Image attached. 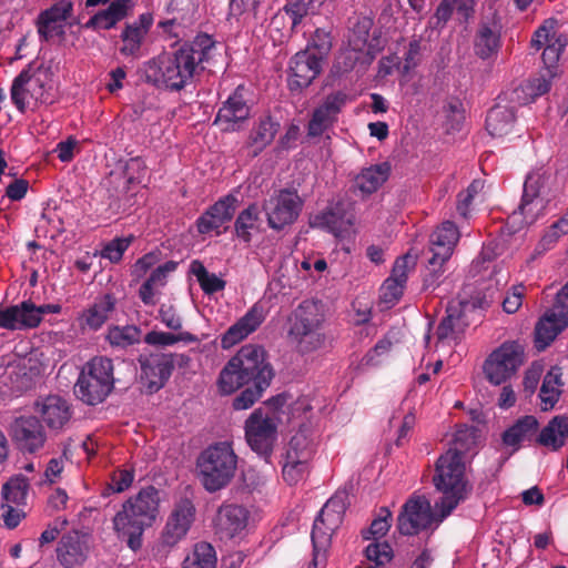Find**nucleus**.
I'll list each match as a JSON object with an SVG mask.
<instances>
[{
    "instance_id": "50",
    "label": "nucleus",
    "mask_w": 568,
    "mask_h": 568,
    "mask_svg": "<svg viewBox=\"0 0 568 568\" xmlns=\"http://www.w3.org/2000/svg\"><path fill=\"white\" fill-rule=\"evenodd\" d=\"M0 326L7 329H17L24 326V310L20 305L0 308Z\"/></svg>"
},
{
    "instance_id": "21",
    "label": "nucleus",
    "mask_w": 568,
    "mask_h": 568,
    "mask_svg": "<svg viewBox=\"0 0 568 568\" xmlns=\"http://www.w3.org/2000/svg\"><path fill=\"white\" fill-rule=\"evenodd\" d=\"M346 95L337 92L329 94L325 101L314 110L308 123V135L320 136L336 120V115L345 103Z\"/></svg>"
},
{
    "instance_id": "41",
    "label": "nucleus",
    "mask_w": 568,
    "mask_h": 568,
    "mask_svg": "<svg viewBox=\"0 0 568 568\" xmlns=\"http://www.w3.org/2000/svg\"><path fill=\"white\" fill-rule=\"evenodd\" d=\"M141 329L135 325H126L123 327L115 326L109 331L108 339L112 345L129 346L139 343Z\"/></svg>"
},
{
    "instance_id": "23",
    "label": "nucleus",
    "mask_w": 568,
    "mask_h": 568,
    "mask_svg": "<svg viewBox=\"0 0 568 568\" xmlns=\"http://www.w3.org/2000/svg\"><path fill=\"white\" fill-rule=\"evenodd\" d=\"M263 321V308L254 305L243 317H241L223 334L221 338L222 348H231L236 343L241 342L248 334L254 332Z\"/></svg>"
},
{
    "instance_id": "18",
    "label": "nucleus",
    "mask_w": 568,
    "mask_h": 568,
    "mask_svg": "<svg viewBox=\"0 0 568 568\" xmlns=\"http://www.w3.org/2000/svg\"><path fill=\"white\" fill-rule=\"evenodd\" d=\"M321 55L311 49L297 52L291 60L288 87L292 91L307 88L322 71Z\"/></svg>"
},
{
    "instance_id": "3",
    "label": "nucleus",
    "mask_w": 568,
    "mask_h": 568,
    "mask_svg": "<svg viewBox=\"0 0 568 568\" xmlns=\"http://www.w3.org/2000/svg\"><path fill=\"white\" fill-rule=\"evenodd\" d=\"M236 466L237 456L226 442L209 446L197 458L201 481L211 494L230 484Z\"/></svg>"
},
{
    "instance_id": "57",
    "label": "nucleus",
    "mask_w": 568,
    "mask_h": 568,
    "mask_svg": "<svg viewBox=\"0 0 568 568\" xmlns=\"http://www.w3.org/2000/svg\"><path fill=\"white\" fill-rule=\"evenodd\" d=\"M38 32L40 37L48 41L54 37L64 36V24L60 22H51V20L39 16Z\"/></svg>"
},
{
    "instance_id": "54",
    "label": "nucleus",
    "mask_w": 568,
    "mask_h": 568,
    "mask_svg": "<svg viewBox=\"0 0 568 568\" xmlns=\"http://www.w3.org/2000/svg\"><path fill=\"white\" fill-rule=\"evenodd\" d=\"M331 48L332 39L329 33L325 30L317 29L306 49H311L316 55H321V60H323L331 51Z\"/></svg>"
},
{
    "instance_id": "32",
    "label": "nucleus",
    "mask_w": 568,
    "mask_h": 568,
    "mask_svg": "<svg viewBox=\"0 0 568 568\" xmlns=\"http://www.w3.org/2000/svg\"><path fill=\"white\" fill-rule=\"evenodd\" d=\"M388 173L389 165L387 163L372 165L355 178L353 187L364 194H372L387 180Z\"/></svg>"
},
{
    "instance_id": "1",
    "label": "nucleus",
    "mask_w": 568,
    "mask_h": 568,
    "mask_svg": "<svg viewBox=\"0 0 568 568\" xmlns=\"http://www.w3.org/2000/svg\"><path fill=\"white\" fill-rule=\"evenodd\" d=\"M273 376L263 347L250 344L243 346L221 371L219 387L223 394H232L240 387L252 384L233 400L235 409H246L262 396Z\"/></svg>"
},
{
    "instance_id": "25",
    "label": "nucleus",
    "mask_w": 568,
    "mask_h": 568,
    "mask_svg": "<svg viewBox=\"0 0 568 568\" xmlns=\"http://www.w3.org/2000/svg\"><path fill=\"white\" fill-rule=\"evenodd\" d=\"M548 178L545 174L539 172L530 173L525 181L524 184V195L521 200V204L519 206L523 214H529L531 221H534L536 216V212L530 207L535 200L538 197H542L545 195V189ZM547 200L541 199L537 201L535 206L537 211H540L545 207Z\"/></svg>"
},
{
    "instance_id": "15",
    "label": "nucleus",
    "mask_w": 568,
    "mask_h": 568,
    "mask_svg": "<svg viewBox=\"0 0 568 568\" xmlns=\"http://www.w3.org/2000/svg\"><path fill=\"white\" fill-rule=\"evenodd\" d=\"M9 435L17 449L23 454H34L43 448L47 434L36 416H20L13 419Z\"/></svg>"
},
{
    "instance_id": "11",
    "label": "nucleus",
    "mask_w": 568,
    "mask_h": 568,
    "mask_svg": "<svg viewBox=\"0 0 568 568\" xmlns=\"http://www.w3.org/2000/svg\"><path fill=\"white\" fill-rule=\"evenodd\" d=\"M525 362L524 347L517 342L504 343L485 361L483 369L494 385H501L516 374Z\"/></svg>"
},
{
    "instance_id": "30",
    "label": "nucleus",
    "mask_w": 568,
    "mask_h": 568,
    "mask_svg": "<svg viewBox=\"0 0 568 568\" xmlns=\"http://www.w3.org/2000/svg\"><path fill=\"white\" fill-rule=\"evenodd\" d=\"M48 427L61 429L71 418L70 406L59 396H48L39 410Z\"/></svg>"
},
{
    "instance_id": "27",
    "label": "nucleus",
    "mask_w": 568,
    "mask_h": 568,
    "mask_svg": "<svg viewBox=\"0 0 568 568\" xmlns=\"http://www.w3.org/2000/svg\"><path fill=\"white\" fill-rule=\"evenodd\" d=\"M538 420L535 416L526 415L519 418L513 426L503 434V444L511 447V453L519 449L521 443L531 440L538 430Z\"/></svg>"
},
{
    "instance_id": "7",
    "label": "nucleus",
    "mask_w": 568,
    "mask_h": 568,
    "mask_svg": "<svg viewBox=\"0 0 568 568\" xmlns=\"http://www.w3.org/2000/svg\"><path fill=\"white\" fill-rule=\"evenodd\" d=\"M324 314L318 302L306 300L293 313L290 337L297 344L300 352H314L325 344L322 333Z\"/></svg>"
},
{
    "instance_id": "55",
    "label": "nucleus",
    "mask_w": 568,
    "mask_h": 568,
    "mask_svg": "<svg viewBox=\"0 0 568 568\" xmlns=\"http://www.w3.org/2000/svg\"><path fill=\"white\" fill-rule=\"evenodd\" d=\"M29 484L23 475H17L9 479L3 486L2 497H26Z\"/></svg>"
},
{
    "instance_id": "10",
    "label": "nucleus",
    "mask_w": 568,
    "mask_h": 568,
    "mask_svg": "<svg viewBox=\"0 0 568 568\" xmlns=\"http://www.w3.org/2000/svg\"><path fill=\"white\" fill-rule=\"evenodd\" d=\"M346 508L345 499H327L315 519L312 530L315 566H325L332 535L342 524Z\"/></svg>"
},
{
    "instance_id": "51",
    "label": "nucleus",
    "mask_w": 568,
    "mask_h": 568,
    "mask_svg": "<svg viewBox=\"0 0 568 568\" xmlns=\"http://www.w3.org/2000/svg\"><path fill=\"white\" fill-rule=\"evenodd\" d=\"M566 44V39L556 37V34L552 33L551 41L547 43L542 52V61L546 65V70H551V68L557 63L560 53L564 51Z\"/></svg>"
},
{
    "instance_id": "58",
    "label": "nucleus",
    "mask_w": 568,
    "mask_h": 568,
    "mask_svg": "<svg viewBox=\"0 0 568 568\" xmlns=\"http://www.w3.org/2000/svg\"><path fill=\"white\" fill-rule=\"evenodd\" d=\"M133 481V473L131 470H118L113 474L111 484H109L110 494H121L131 486Z\"/></svg>"
},
{
    "instance_id": "63",
    "label": "nucleus",
    "mask_w": 568,
    "mask_h": 568,
    "mask_svg": "<svg viewBox=\"0 0 568 568\" xmlns=\"http://www.w3.org/2000/svg\"><path fill=\"white\" fill-rule=\"evenodd\" d=\"M178 263L174 261H168L163 265L158 266L148 278L156 287L164 286L166 283L168 274L175 271Z\"/></svg>"
},
{
    "instance_id": "62",
    "label": "nucleus",
    "mask_w": 568,
    "mask_h": 568,
    "mask_svg": "<svg viewBox=\"0 0 568 568\" xmlns=\"http://www.w3.org/2000/svg\"><path fill=\"white\" fill-rule=\"evenodd\" d=\"M118 22L115 19L110 16L109 11L106 9L99 11L95 13L85 24L84 27L87 29H111L113 28Z\"/></svg>"
},
{
    "instance_id": "64",
    "label": "nucleus",
    "mask_w": 568,
    "mask_h": 568,
    "mask_svg": "<svg viewBox=\"0 0 568 568\" xmlns=\"http://www.w3.org/2000/svg\"><path fill=\"white\" fill-rule=\"evenodd\" d=\"M136 0H114L106 10L119 22L129 14Z\"/></svg>"
},
{
    "instance_id": "36",
    "label": "nucleus",
    "mask_w": 568,
    "mask_h": 568,
    "mask_svg": "<svg viewBox=\"0 0 568 568\" xmlns=\"http://www.w3.org/2000/svg\"><path fill=\"white\" fill-rule=\"evenodd\" d=\"M217 557L214 547L205 541L194 545L184 558L182 568H216Z\"/></svg>"
},
{
    "instance_id": "44",
    "label": "nucleus",
    "mask_w": 568,
    "mask_h": 568,
    "mask_svg": "<svg viewBox=\"0 0 568 568\" xmlns=\"http://www.w3.org/2000/svg\"><path fill=\"white\" fill-rule=\"evenodd\" d=\"M145 36L144 30L141 31L135 24L128 23L121 34L124 44L120 49V52L124 55L135 54L140 50Z\"/></svg>"
},
{
    "instance_id": "16",
    "label": "nucleus",
    "mask_w": 568,
    "mask_h": 568,
    "mask_svg": "<svg viewBox=\"0 0 568 568\" xmlns=\"http://www.w3.org/2000/svg\"><path fill=\"white\" fill-rule=\"evenodd\" d=\"M141 383L146 393L153 394L161 389L173 371V357L166 354L140 356Z\"/></svg>"
},
{
    "instance_id": "14",
    "label": "nucleus",
    "mask_w": 568,
    "mask_h": 568,
    "mask_svg": "<svg viewBox=\"0 0 568 568\" xmlns=\"http://www.w3.org/2000/svg\"><path fill=\"white\" fill-rule=\"evenodd\" d=\"M277 437V427L273 418L255 410L245 422V438L257 455L268 460Z\"/></svg>"
},
{
    "instance_id": "60",
    "label": "nucleus",
    "mask_w": 568,
    "mask_h": 568,
    "mask_svg": "<svg viewBox=\"0 0 568 568\" xmlns=\"http://www.w3.org/2000/svg\"><path fill=\"white\" fill-rule=\"evenodd\" d=\"M525 287L517 285L513 287V292L503 301V308L508 314H514L521 306Z\"/></svg>"
},
{
    "instance_id": "28",
    "label": "nucleus",
    "mask_w": 568,
    "mask_h": 568,
    "mask_svg": "<svg viewBox=\"0 0 568 568\" xmlns=\"http://www.w3.org/2000/svg\"><path fill=\"white\" fill-rule=\"evenodd\" d=\"M459 240V232L457 226L446 221L430 235V252L435 253V256L449 260L455 245Z\"/></svg>"
},
{
    "instance_id": "39",
    "label": "nucleus",
    "mask_w": 568,
    "mask_h": 568,
    "mask_svg": "<svg viewBox=\"0 0 568 568\" xmlns=\"http://www.w3.org/2000/svg\"><path fill=\"white\" fill-rule=\"evenodd\" d=\"M392 513L388 508H379L376 517L373 519L369 528L363 531V537L366 540L379 541L389 530L392 524Z\"/></svg>"
},
{
    "instance_id": "47",
    "label": "nucleus",
    "mask_w": 568,
    "mask_h": 568,
    "mask_svg": "<svg viewBox=\"0 0 568 568\" xmlns=\"http://www.w3.org/2000/svg\"><path fill=\"white\" fill-rule=\"evenodd\" d=\"M114 307V301L110 295H105L103 300L89 310L87 323L90 327L99 328L108 318V313Z\"/></svg>"
},
{
    "instance_id": "49",
    "label": "nucleus",
    "mask_w": 568,
    "mask_h": 568,
    "mask_svg": "<svg viewBox=\"0 0 568 568\" xmlns=\"http://www.w3.org/2000/svg\"><path fill=\"white\" fill-rule=\"evenodd\" d=\"M241 493L245 495L262 494V488L266 484V478L256 469L247 468L242 473Z\"/></svg>"
},
{
    "instance_id": "43",
    "label": "nucleus",
    "mask_w": 568,
    "mask_h": 568,
    "mask_svg": "<svg viewBox=\"0 0 568 568\" xmlns=\"http://www.w3.org/2000/svg\"><path fill=\"white\" fill-rule=\"evenodd\" d=\"M180 341L195 342V341H197V338L193 334L187 333V332L173 334V333H165V332H158V331L149 332L144 337V342L146 344L155 345V346H168V345L178 343Z\"/></svg>"
},
{
    "instance_id": "26",
    "label": "nucleus",
    "mask_w": 568,
    "mask_h": 568,
    "mask_svg": "<svg viewBox=\"0 0 568 568\" xmlns=\"http://www.w3.org/2000/svg\"><path fill=\"white\" fill-rule=\"evenodd\" d=\"M345 206L344 202H337L329 206L327 211L316 215L311 225L326 227L334 235L339 236L353 224L354 220V216L346 212Z\"/></svg>"
},
{
    "instance_id": "34",
    "label": "nucleus",
    "mask_w": 568,
    "mask_h": 568,
    "mask_svg": "<svg viewBox=\"0 0 568 568\" xmlns=\"http://www.w3.org/2000/svg\"><path fill=\"white\" fill-rule=\"evenodd\" d=\"M469 305V302L462 301L457 305L449 304L446 308V316L440 321L436 335L439 341H444L457 332H462L463 310Z\"/></svg>"
},
{
    "instance_id": "40",
    "label": "nucleus",
    "mask_w": 568,
    "mask_h": 568,
    "mask_svg": "<svg viewBox=\"0 0 568 568\" xmlns=\"http://www.w3.org/2000/svg\"><path fill=\"white\" fill-rule=\"evenodd\" d=\"M258 220V207L256 204H251L247 209L243 210L235 221V232L239 237L245 242L251 241L250 230L254 229L255 222Z\"/></svg>"
},
{
    "instance_id": "5",
    "label": "nucleus",
    "mask_w": 568,
    "mask_h": 568,
    "mask_svg": "<svg viewBox=\"0 0 568 568\" xmlns=\"http://www.w3.org/2000/svg\"><path fill=\"white\" fill-rule=\"evenodd\" d=\"M467 437H469L467 430L457 432L454 438L455 447L449 448L436 463V475L433 481L438 491L445 495L450 494V497H463L464 494L470 493L464 479L465 466L462 462L464 440Z\"/></svg>"
},
{
    "instance_id": "33",
    "label": "nucleus",
    "mask_w": 568,
    "mask_h": 568,
    "mask_svg": "<svg viewBox=\"0 0 568 568\" xmlns=\"http://www.w3.org/2000/svg\"><path fill=\"white\" fill-rule=\"evenodd\" d=\"M280 125L270 116L262 119L256 128L251 131L246 146L252 149V156H257L275 138Z\"/></svg>"
},
{
    "instance_id": "61",
    "label": "nucleus",
    "mask_w": 568,
    "mask_h": 568,
    "mask_svg": "<svg viewBox=\"0 0 568 568\" xmlns=\"http://www.w3.org/2000/svg\"><path fill=\"white\" fill-rule=\"evenodd\" d=\"M409 263L412 265L415 264V257L410 255V253H406L405 255L398 257L394 264L390 277L405 283L407 280Z\"/></svg>"
},
{
    "instance_id": "42",
    "label": "nucleus",
    "mask_w": 568,
    "mask_h": 568,
    "mask_svg": "<svg viewBox=\"0 0 568 568\" xmlns=\"http://www.w3.org/2000/svg\"><path fill=\"white\" fill-rule=\"evenodd\" d=\"M448 260H444L443 257L435 256V253H432V256L428 260L427 264V273L424 277V288L434 291L444 280L445 274V263Z\"/></svg>"
},
{
    "instance_id": "37",
    "label": "nucleus",
    "mask_w": 568,
    "mask_h": 568,
    "mask_svg": "<svg viewBox=\"0 0 568 568\" xmlns=\"http://www.w3.org/2000/svg\"><path fill=\"white\" fill-rule=\"evenodd\" d=\"M27 511L20 499H3L0 504V520L7 529H14L24 519Z\"/></svg>"
},
{
    "instance_id": "56",
    "label": "nucleus",
    "mask_w": 568,
    "mask_h": 568,
    "mask_svg": "<svg viewBox=\"0 0 568 568\" xmlns=\"http://www.w3.org/2000/svg\"><path fill=\"white\" fill-rule=\"evenodd\" d=\"M132 236L123 239H114L108 243L103 251L102 256L109 258L111 262L116 263L121 260L124 251L129 247Z\"/></svg>"
},
{
    "instance_id": "12",
    "label": "nucleus",
    "mask_w": 568,
    "mask_h": 568,
    "mask_svg": "<svg viewBox=\"0 0 568 568\" xmlns=\"http://www.w3.org/2000/svg\"><path fill=\"white\" fill-rule=\"evenodd\" d=\"M303 203L296 190H280L263 204L268 226L281 231L286 225L293 224L302 211Z\"/></svg>"
},
{
    "instance_id": "59",
    "label": "nucleus",
    "mask_w": 568,
    "mask_h": 568,
    "mask_svg": "<svg viewBox=\"0 0 568 568\" xmlns=\"http://www.w3.org/2000/svg\"><path fill=\"white\" fill-rule=\"evenodd\" d=\"M403 282L396 281L392 277H388L385 283L383 284L382 291V297L383 301L386 303H394L396 302L403 294Z\"/></svg>"
},
{
    "instance_id": "6",
    "label": "nucleus",
    "mask_w": 568,
    "mask_h": 568,
    "mask_svg": "<svg viewBox=\"0 0 568 568\" xmlns=\"http://www.w3.org/2000/svg\"><path fill=\"white\" fill-rule=\"evenodd\" d=\"M459 499L436 500L434 507L428 499H408L398 516V530L413 536L442 521L458 505Z\"/></svg>"
},
{
    "instance_id": "20",
    "label": "nucleus",
    "mask_w": 568,
    "mask_h": 568,
    "mask_svg": "<svg viewBox=\"0 0 568 568\" xmlns=\"http://www.w3.org/2000/svg\"><path fill=\"white\" fill-rule=\"evenodd\" d=\"M90 547L85 536L78 531L65 534L57 547L58 561L64 568H74L85 562Z\"/></svg>"
},
{
    "instance_id": "45",
    "label": "nucleus",
    "mask_w": 568,
    "mask_h": 568,
    "mask_svg": "<svg viewBox=\"0 0 568 568\" xmlns=\"http://www.w3.org/2000/svg\"><path fill=\"white\" fill-rule=\"evenodd\" d=\"M365 556L368 561L374 562L376 566H384L389 562L394 556L393 549L387 541L372 540L365 550Z\"/></svg>"
},
{
    "instance_id": "9",
    "label": "nucleus",
    "mask_w": 568,
    "mask_h": 568,
    "mask_svg": "<svg viewBox=\"0 0 568 568\" xmlns=\"http://www.w3.org/2000/svg\"><path fill=\"white\" fill-rule=\"evenodd\" d=\"M53 72L50 67L29 64L13 81L11 99L19 111L23 112L31 101L52 103Z\"/></svg>"
},
{
    "instance_id": "2",
    "label": "nucleus",
    "mask_w": 568,
    "mask_h": 568,
    "mask_svg": "<svg viewBox=\"0 0 568 568\" xmlns=\"http://www.w3.org/2000/svg\"><path fill=\"white\" fill-rule=\"evenodd\" d=\"M211 49V45L185 43L172 55L153 59L145 68V81L158 88L181 90L199 71L207 69Z\"/></svg>"
},
{
    "instance_id": "17",
    "label": "nucleus",
    "mask_w": 568,
    "mask_h": 568,
    "mask_svg": "<svg viewBox=\"0 0 568 568\" xmlns=\"http://www.w3.org/2000/svg\"><path fill=\"white\" fill-rule=\"evenodd\" d=\"M195 519V507L191 499H181L170 515L161 535V544L172 548L185 538Z\"/></svg>"
},
{
    "instance_id": "13",
    "label": "nucleus",
    "mask_w": 568,
    "mask_h": 568,
    "mask_svg": "<svg viewBox=\"0 0 568 568\" xmlns=\"http://www.w3.org/2000/svg\"><path fill=\"white\" fill-rule=\"evenodd\" d=\"M258 518V511L254 507L243 504H223L214 518V528L221 539H231L243 532Z\"/></svg>"
},
{
    "instance_id": "8",
    "label": "nucleus",
    "mask_w": 568,
    "mask_h": 568,
    "mask_svg": "<svg viewBox=\"0 0 568 568\" xmlns=\"http://www.w3.org/2000/svg\"><path fill=\"white\" fill-rule=\"evenodd\" d=\"M114 386L113 363L106 357H94L82 369L74 394L88 405L102 403Z\"/></svg>"
},
{
    "instance_id": "48",
    "label": "nucleus",
    "mask_w": 568,
    "mask_h": 568,
    "mask_svg": "<svg viewBox=\"0 0 568 568\" xmlns=\"http://www.w3.org/2000/svg\"><path fill=\"white\" fill-rule=\"evenodd\" d=\"M325 0H296L285 6V12L292 19V24L295 27L301 22L303 17L308 12H313L317 9Z\"/></svg>"
},
{
    "instance_id": "46",
    "label": "nucleus",
    "mask_w": 568,
    "mask_h": 568,
    "mask_svg": "<svg viewBox=\"0 0 568 568\" xmlns=\"http://www.w3.org/2000/svg\"><path fill=\"white\" fill-rule=\"evenodd\" d=\"M22 307L24 310V326L26 327H36L41 322V316L45 313H58L60 311L59 305L47 304L37 307L30 301L22 302Z\"/></svg>"
},
{
    "instance_id": "53",
    "label": "nucleus",
    "mask_w": 568,
    "mask_h": 568,
    "mask_svg": "<svg viewBox=\"0 0 568 568\" xmlns=\"http://www.w3.org/2000/svg\"><path fill=\"white\" fill-rule=\"evenodd\" d=\"M72 10L73 3L70 0H60L41 12L40 16L51 20V22L63 23L71 16Z\"/></svg>"
},
{
    "instance_id": "4",
    "label": "nucleus",
    "mask_w": 568,
    "mask_h": 568,
    "mask_svg": "<svg viewBox=\"0 0 568 568\" xmlns=\"http://www.w3.org/2000/svg\"><path fill=\"white\" fill-rule=\"evenodd\" d=\"M158 514V499H126L114 517V528L135 551L141 548L144 528L153 524Z\"/></svg>"
},
{
    "instance_id": "19",
    "label": "nucleus",
    "mask_w": 568,
    "mask_h": 568,
    "mask_svg": "<svg viewBox=\"0 0 568 568\" xmlns=\"http://www.w3.org/2000/svg\"><path fill=\"white\" fill-rule=\"evenodd\" d=\"M568 326V311L548 310L535 326V347L542 352Z\"/></svg>"
},
{
    "instance_id": "31",
    "label": "nucleus",
    "mask_w": 568,
    "mask_h": 568,
    "mask_svg": "<svg viewBox=\"0 0 568 568\" xmlns=\"http://www.w3.org/2000/svg\"><path fill=\"white\" fill-rule=\"evenodd\" d=\"M568 437V417L555 416L536 437L539 445L551 447L554 450L564 446Z\"/></svg>"
},
{
    "instance_id": "24",
    "label": "nucleus",
    "mask_w": 568,
    "mask_h": 568,
    "mask_svg": "<svg viewBox=\"0 0 568 568\" xmlns=\"http://www.w3.org/2000/svg\"><path fill=\"white\" fill-rule=\"evenodd\" d=\"M500 49V27L496 21H481L474 39V50L483 60L497 55Z\"/></svg>"
},
{
    "instance_id": "22",
    "label": "nucleus",
    "mask_w": 568,
    "mask_h": 568,
    "mask_svg": "<svg viewBox=\"0 0 568 568\" xmlns=\"http://www.w3.org/2000/svg\"><path fill=\"white\" fill-rule=\"evenodd\" d=\"M237 206V199L227 195L212 205L199 220L197 230L205 234L232 220Z\"/></svg>"
},
{
    "instance_id": "52",
    "label": "nucleus",
    "mask_w": 568,
    "mask_h": 568,
    "mask_svg": "<svg viewBox=\"0 0 568 568\" xmlns=\"http://www.w3.org/2000/svg\"><path fill=\"white\" fill-rule=\"evenodd\" d=\"M305 471V464L302 459H298V456L292 455L288 453V459L286 464L283 466V478L288 485H295L302 477Z\"/></svg>"
},
{
    "instance_id": "38",
    "label": "nucleus",
    "mask_w": 568,
    "mask_h": 568,
    "mask_svg": "<svg viewBox=\"0 0 568 568\" xmlns=\"http://www.w3.org/2000/svg\"><path fill=\"white\" fill-rule=\"evenodd\" d=\"M191 273L194 274L206 294H213L225 287V281L217 277L213 273H209L203 263L193 261L191 264Z\"/></svg>"
},
{
    "instance_id": "29",
    "label": "nucleus",
    "mask_w": 568,
    "mask_h": 568,
    "mask_svg": "<svg viewBox=\"0 0 568 568\" xmlns=\"http://www.w3.org/2000/svg\"><path fill=\"white\" fill-rule=\"evenodd\" d=\"M247 116L248 106L245 104L241 97L235 94L230 97L224 105L219 110L214 123H225L226 125L222 128L223 131H235L239 128L237 124L245 121Z\"/></svg>"
},
{
    "instance_id": "35",
    "label": "nucleus",
    "mask_w": 568,
    "mask_h": 568,
    "mask_svg": "<svg viewBox=\"0 0 568 568\" xmlns=\"http://www.w3.org/2000/svg\"><path fill=\"white\" fill-rule=\"evenodd\" d=\"M515 121L513 109L501 105L491 108L486 118V129L491 136L506 134Z\"/></svg>"
}]
</instances>
